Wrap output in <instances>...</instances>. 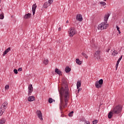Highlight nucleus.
Wrapping results in <instances>:
<instances>
[{
  "label": "nucleus",
  "instance_id": "nucleus-36",
  "mask_svg": "<svg viewBox=\"0 0 124 124\" xmlns=\"http://www.w3.org/2000/svg\"><path fill=\"white\" fill-rule=\"evenodd\" d=\"M78 93H79V92H81V91H82V88L79 87L78 89Z\"/></svg>",
  "mask_w": 124,
  "mask_h": 124
},
{
  "label": "nucleus",
  "instance_id": "nucleus-32",
  "mask_svg": "<svg viewBox=\"0 0 124 124\" xmlns=\"http://www.w3.org/2000/svg\"><path fill=\"white\" fill-rule=\"evenodd\" d=\"M74 113V111H71V112H70L68 114L69 117H72V116H73Z\"/></svg>",
  "mask_w": 124,
  "mask_h": 124
},
{
  "label": "nucleus",
  "instance_id": "nucleus-6",
  "mask_svg": "<svg viewBox=\"0 0 124 124\" xmlns=\"http://www.w3.org/2000/svg\"><path fill=\"white\" fill-rule=\"evenodd\" d=\"M103 84V79H101L98 81H96L95 83V86L97 89H99L102 87Z\"/></svg>",
  "mask_w": 124,
  "mask_h": 124
},
{
  "label": "nucleus",
  "instance_id": "nucleus-15",
  "mask_svg": "<svg viewBox=\"0 0 124 124\" xmlns=\"http://www.w3.org/2000/svg\"><path fill=\"white\" fill-rule=\"evenodd\" d=\"M7 104H8L7 102H4L3 104L2 105L1 108H2V109H3V110H5V109H6V107L7 106Z\"/></svg>",
  "mask_w": 124,
  "mask_h": 124
},
{
  "label": "nucleus",
  "instance_id": "nucleus-7",
  "mask_svg": "<svg viewBox=\"0 0 124 124\" xmlns=\"http://www.w3.org/2000/svg\"><path fill=\"white\" fill-rule=\"evenodd\" d=\"M54 0H48L47 2H45L44 4V8H47V7H49L52 3H53V1Z\"/></svg>",
  "mask_w": 124,
  "mask_h": 124
},
{
  "label": "nucleus",
  "instance_id": "nucleus-38",
  "mask_svg": "<svg viewBox=\"0 0 124 124\" xmlns=\"http://www.w3.org/2000/svg\"><path fill=\"white\" fill-rule=\"evenodd\" d=\"M17 70H18V71H19V72L22 71V67L19 68Z\"/></svg>",
  "mask_w": 124,
  "mask_h": 124
},
{
  "label": "nucleus",
  "instance_id": "nucleus-16",
  "mask_svg": "<svg viewBox=\"0 0 124 124\" xmlns=\"http://www.w3.org/2000/svg\"><path fill=\"white\" fill-rule=\"evenodd\" d=\"M111 54L113 56H117L118 54V51H117V50L115 49H112L111 51Z\"/></svg>",
  "mask_w": 124,
  "mask_h": 124
},
{
  "label": "nucleus",
  "instance_id": "nucleus-24",
  "mask_svg": "<svg viewBox=\"0 0 124 124\" xmlns=\"http://www.w3.org/2000/svg\"><path fill=\"white\" fill-rule=\"evenodd\" d=\"M31 14L28 13L24 16L25 19H30L31 18Z\"/></svg>",
  "mask_w": 124,
  "mask_h": 124
},
{
  "label": "nucleus",
  "instance_id": "nucleus-21",
  "mask_svg": "<svg viewBox=\"0 0 124 124\" xmlns=\"http://www.w3.org/2000/svg\"><path fill=\"white\" fill-rule=\"evenodd\" d=\"M65 71L66 73H68L71 71V68H70L69 67L67 66L65 68Z\"/></svg>",
  "mask_w": 124,
  "mask_h": 124
},
{
  "label": "nucleus",
  "instance_id": "nucleus-18",
  "mask_svg": "<svg viewBox=\"0 0 124 124\" xmlns=\"http://www.w3.org/2000/svg\"><path fill=\"white\" fill-rule=\"evenodd\" d=\"M10 51H11V48L10 47H8L7 49H6L5 51L4 52V53L2 54V56H4L5 55H6V54H7V53H9V52H10Z\"/></svg>",
  "mask_w": 124,
  "mask_h": 124
},
{
  "label": "nucleus",
  "instance_id": "nucleus-1",
  "mask_svg": "<svg viewBox=\"0 0 124 124\" xmlns=\"http://www.w3.org/2000/svg\"><path fill=\"white\" fill-rule=\"evenodd\" d=\"M62 84L61 89H58L60 93V103L59 104V108L61 111V113H62L63 109H65L67 107V104H68V100H69V89H68V86L67 83L65 80H62Z\"/></svg>",
  "mask_w": 124,
  "mask_h": 124
},
{
  "label": "nucleus",
  "instance_id": "nucleus-25",
  "mask_svg": "<svg viewBox=\"0 0 124 124\" xmlns=\"http://www.w3.org/2000/svg\"><path fill=\"white\" fill-rule=\"evenodd\" d=\"M80 87H81V81H78L77 83V88L79 89Z\"/></svg>",
  "mask_w": 124,
  "mask_h": 124
},
{
  "label": "nucleus",
  "instance_id": "nucleus-29",
  "mask_svg": "<svg viewBox=\"0 0 124 124\" xmlns=\"http://www.w3.org/2000/svg\"><path fill=\"white\" fill-rule=\"evenodd\" d=\"M100 3L101 6H105V5H106V3L104 1H101Z\"/></svg>",
  "mask_w": 124,
  "mask_h": 124
},
{
  "label": "nucleus",
  "instance_id": "nucleus-37",
  "mask_svg": "<svg viewBox=\"0 0 124 124\" xmlns=\"http://www.w3.org/2000/svg\"><path fill=\"white\" fill-rule=\"evenodd\" d=\"M85 124H91L89 121H86L85 123Z\"/></svg>",
  "mask_w": 124,
  "mask_h": 124
},
{
  "label": "nucleus",
  "instance_id": "nucleus-40",
  "mask_svg": "<svg viewBox=\"0 0 124 124\" xmlns=\"http://www.w3.org/2000/svg\"><path fill=\"white\" fill-rule=\"evenodd\" d=\"M66 23V24H68L69 23V21H68V20H67Z\"/></svg>",
  "mask_w": 124,
  "mask_h": 124
},
{
  "label": "nucleus",
  "instance_id": "nucleus-43",
  "mask_svg": "<svg viewBox=\"0 0 124 124\" xmlns=\"http://www.w3.org/2000/svg\"><path fill=\"white\" fill-rule=\"evenodd\" d=\"M61 117H63V116H62V115H61Z\"/></svg>",
  "mask_w": 124,
  "mask_h": 124
},
{
  "label": "nucleus",
  "instance_id": "nucleus-35",
  "mask_svg": "<svg viewBox=\"0 0 124 124\" xmlns=\"http://www.w3.org/2000/svg\"><path fill=\"white\" fill-rule=\"evenodd\" d=\"M97 123H98V121L97 120H94V121H93V124H97Z\"/></svg>",
  "mask_w": 124,
  "mask_h": 124
},
{
  "label": "nucleus",
  "instance_id": "nucleus-10",
  "mask_svg": "<svg viewBox=\"0 0 124 124\" xmlns=\"http://www.w3.org/2000/svg\"><path fill=\"white\" fill-rule=\"evenodd\" d=\"M76 19L79 22H82L83 21V16L81 14H78L77 15Z\"/></svg>",
  "mask_w": 124,
  "mask_h": 124
},
{
  "label": "nucleus",
  "instance_id": "nucleus-9",
  "mask_svg": "<svg viewBox=\"0 0 124 124\" xmlns=\"http://www.w3.org/2000/svg\"><path fill=\"white\" fill-rule=\"evenodd\" d=\"M36 114L38 118H39L40 121H43V116H42V112H41V111L37 110Z\"/></svg>",
  "mask_w": 124,
  "mask_h": 124
},
{
  "label": "nucleus",
  "instance_id": "nucleus-26",
  "mask_svg": "<svg viewBox=\"0 0 124 124\" xmlns=\"http://www.w3.org/2000/svg\"><path fill=\"white\" fill-rule=\"evenodd\" d=\"M4 109H3L2 108H0V116H2V114H3V113H4Z\"/></svg>",
  "mask_w": 124,
  "mask_h": 124
},
{
  "label": "nucleus",
  "instance_id": "nucleus-22",
  "mask_svg": "<svg viewBox=\"0 0 124 124\" xmlns=\"http://www.w3.org/2000/svg\"><path fill=\"white\" fill-rule=\"evenodd\" d=\"M6 122L5 118H1L0 119V124H4Z\"/></svg>",
  "mask_w": 124,
  "mask_h": 124
},
{
  "label": "nucleus",
  "instance_id": "nucleus-42",
  "mask_svg": "<svg viewBox=\"0 0 124 124\" xmlns=\"http://www.w3.org/2000/svg\"><path fill=\"white\" fill-rule=\"evenodd\" d=\"M0 3H1V0H0Z\"/></svg>",
  "mask_w": 124,
  "mask_h": 124
},
{
  "label": "nucleus",
  "instance_id": "nucleus-13",
  "mask_svg": "<svg viewBox=\"0 0 124 124\" xmlns=\"http://www.w3.org/2000/svg\"><path fill=\"white\" fill-rule=\"evenodd\" d=\"M123 58V56H121V57H120L118 59V60L117 62V63L116 64V70L118 69V67L119 66V63H120V62L121 61H122V59Z\"/></svg>",
  "mask_w": 124,
  "mask_h": 124
},
{
  "label": "nucleus",
  "instance_id": "nucleus-14",
  "mask_svg": "<svg viewBox=\"0 0 124 124\" xmlns=\"http://www.w3.org/2000/svg\"><path fill=\"white\" fill-rule=\"evenodd\" d=\"M110 16V14H108L107 15H106L105 16L104 18V22H106L107 23V21H108V19H109V16Z\"/></svg>",
  "mask_w": 124,
  "mask_h": 124
},
{
  "label": "nucleus",
  "instance_id": "nucleus-4",
  "mask_svg": "<svg viewBox=\"0 0 124 124\" xmlns=\"http://www.w3.org/2000/svg\"><path fill=\"white\" fill-rule=\"evenodd\" d=\"M68 33L70 37H73V36L77 33V31L75 28H71L68 31Z\"/></svg>",
  "mask_w": 124,
  "mask_h": 124
},
{
  "label": "nucleus",
  "instance_id": "nucleus-12",
  "mask_svg": "<svg viewBox=\"0 0 124 124\" xmlns=\"http://www.w3.org/2000/svg\"><path fill=\"white\" fill-rule=\"evenodd\" d=\"M37 7V6H36V3H35L33 4L32 6V12L33 15L35 14V9H36V8Z\"/></svg>",
  "mask_w": 124,
  "mask_h": 124
},
{
  "label": "nucleus",
  "instance_id": "nucleus-17",
  "mask_svg": "<svg viewBox=\"0 0 124 124\" xmlns=\"http://www.w3.org/2000/svg\"><path fill=\"white\" fill-rule=\"evenodd\" d=\"M55 72L56 73H57V74H58V75H59V76H61V75H62V71L60 70L58 68L55 69Z\"/></svg>",
  "mask_w": 124,
  "mask_h": 124
},
{
  "label": "nucleus",
  "instance_id": "nucleus-27",
  "mask_svg": "<svg viewBox=\"0 0 124 124\" xmlns=\"http://www.w3.org/2000/svg\"><path fill=\"white\" fill-rule=\"evenodd\" d=\"M82 56H83V57H84V58H85V59H88V55H87V54L86 53H85V52H82L81 53Z\"/></svg>",
  "mask_w": 124,
  "mask_h": 124
},
{
  "label": "nucleus",
  "instance_id": "nucleus-3",
  "mask_svg": "<svg viewBox=\"0 0 124 124\" xmlns=\"http://www.w3.org/2000/svg\"><path fill=\"white\" fill-rule=\"evenodd\" d=\"M108 27H109L108 23H106V22H103L98 25L97 29L99 31H103V30H106Z\"/></svg>",
  "mask_w": 124,
  "mask_h": 124
},
{
  "label": "nucleus",
  "instance_id": "nucleus-39",
  "mask_svg": "<svg viewBox=\"0 0 124 124\" xmlns=\"http://www.w3.org/2000/svg\"><path fill=\"white\" fill-rule=\"evenodd\" d=\"M109 51H110V49H108L107 50V52L108 53H109Z\"/></svg>",
  "mask_w": 124,
  "mask_h": 124
},
{
  "label": "nucleus",
  "instance_id": "nucleus-34",
  "mask_svg": "<svg viewBox=\"0 0 124 124\" xmlns=\"http://www.w3.org/2000/svg\"><path fill=\"white\" fill-rule=\"evenodd\" d=\"M14 72L15 74H18V70H17L16 69L14 70Z\"/></svg>",
  "mask_w": 124,
  "mask_h": 124
},
{
  "label": "nucleus",
  "instance_id": "nucleus-33",
  "mask_svg": "<svg viewBox=\"0 0 124 124\" xmlns=\"http://www.w3.org/2000/svg\"><path fill=\"white\" fill-rule=\"evenodd\" d=\"M5 90H9V85H7L5 86Z\"/></svg>",
  "mask_w": 124,
  "mask_h": 124
},
{
  "label": "nucleus",
  "instance_id": "nucleus-30",
  "mask_svg": "<svg viewBox=\"0 0 124 124\" xmlns=\"http://www.w3.org/2000/svg\"><path fill=\"white\" fill-rule=\"evenodd\" d=\"M4 18V15H3V13H2L0 15V19L1 20H3Z\"/></svg>",
  "mask_w": 124,
  "mask_h": 124
},
{
  "label": "nucleus",
  "instance_id": "nucleus-8",
  "mask_svg": "<svg viewBox=\"0 0 124 124\" xmlns=\"http://www.w3.org/2000/svg\"><path fill=\"white\" fill-rule=\"evenodd\" d=\"M33 91V87H32V84H30L28 86V95H31Z\"/></svg>",
  "mask_w": 124,
  "mask_h": 124
},
{
  "label": "nucleus",
  "instance_id": "nucleus-2",
  "mask_svg": "<svg viewBox=\"0 0 124 124\" xmlns=\"http://www.w3.org/2000/svg\"><path fill=\"white\" fill-rule=\"evenodd\" d=\"M113 111V115H118L120 114L123 110V106L120 105H118L114 107L111 109Z\"/></svg>",
  "mask_w": 124,
  "mask_h": 124
},
{
  "label": "nucleus",
  "instance_id": "nucleus-41",
  "mask_svg": "<svg viewBox=\"0 0 124 124\" xmlns=\"http://www.w3.org/2000/svg\"><path fill=\"white\" fill-rule=\"evenodd\" d=\"M61 28H59V29H58V31H61Z\"/></svg>",
  "mask_w": 124,
  "mask_h": 124
},
{
  "label": "nucleus",
  "instance_id": "nucleus-28",
  "mask_svg": "<svg viewBox=\"0 0 124 124\" xmlns=\"http://www.w3.org/2000/svg\"><path fill=\"white\" fill-rule=\"evenodd\" d=\"M53 101H54V102H55V100L53 99L52 98H50L48 99V102L49 103H52Z\"/></svg>",
  "mask_w": 124,
  "mask_h": 124
},
{
  "label": "nucleus",
  "instance_id": "nucleus-5",
  "mask_svg": "<svg viewBox=\"0 0 124 124\" xmlns=\"http://www.w3.org/2000/svg\"><path fill=\"white\" fill-rule=\"evenodd\" d=\"M94 58H95V59H97L99 61H102V57H101V55H100V51L97 50L95 52Z\"/></svg>",
  "mask_w": 124,
  "mask_h": 124
},
{
  "label": "nucleus",
  "instance_id": "nucleus-20",
  "mask_svg": "<svg viewBox=\"0 0 124 124\" xmlns=\"http://www.w3.org/2000/svg\"><path fill=\"white\" fill-rule=\"evenodd\" d=\"M113 115H114V113H113V111L111 109L108 114V119H111L112 117H113Z\"/></svg>",
  "mask_w": 124,
  "mask_h": 124
},
{
  "label": "nucleus",
  "instance_id": "nucleus-19",
  "mask_svg": "<svg viewBox=\"0 0 124 124\" xmlns=\"http://www.w3.org/2000/svg\"><path fill=\"white\" fill-rule=\"evenodd\" d=\"M43 63L44 64H45V65H47V64L49 63V60H48V59L44 58Z\"/></svg>",
  "mask_w": 124,
  "mask_h": 124
},
{
  "label": "nucleus",
  "instance_id": "nucleus-11",
  "mask_svg": "<svg viewBox=\"0 0 124 124\" xmlns=\"http://www.w3.org/2000/svg\"><path fill=\"white\" fill-rule=\"evenodd\" d=\"M28 100L29 102H31V101H34V100H35V98L34 96H29L28 97Z\"/></svg>",
  "mask_w": 124,
  "mask_h": 124
},
{
  "label": "nucleus",
  "instance_id": "nucleus-31",
  "mask_svg": "<svg viewBox=\"0 0 124 124\" xmlns=\"http://www.w3.org/2000/svg\"><path fill=\"white\" fill-rule=\"evenodd\" d=\"M116 29H117V31H118L119 32V33L121 34V31H120V27H119V26L118 25L116 26Z\"/></svg>",
  "mask_w": 124,
  "mask_h": 124
},
{
  "label": "nucleus",
  "instance_id": "nucleus-23",
  "mask_svg": "<svg viewBox=\"0 0 124 124\" xmlns=\"http://www.w3.org/2000/svg\"><path fill=\"white\" fill-rule=\"evenodd\" d=\"M76 62L79 65H80V64H82V61H80L79 59H76Z\"/></svg>",
  "mask_w": 124,
  "mask_h": 124
}]
</instances>
